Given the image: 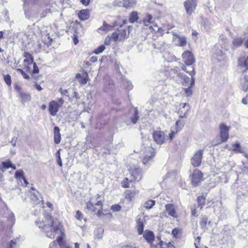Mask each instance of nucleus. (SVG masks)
I'll list each match as a JSON object with an SVG mask.
<instances>
[{
  "instance_id": "nucleus-43",
  "label": "nucleus",
  "mask_w": 248,
  "mask_h": 248,
  "mask_svg": "<svg viewBox=\"0 0 248 248\" xmlns=\"http://www.w3.org/2000/svg\"><path fill=\"white\" fill-rule=\"evenodd\" d=\"M175 124L176 127L175 128L180 131L182 128L184 126V123L183 121L179 120L176 122Z\"/></svg>"
},
{
  "instance_id": "nucleus-4",
  "label": "nucleus",
  "mask_w": 248,
  "mask_h": 248,
  "mask_svg": "<svg viewBox=\"0 0 248 248\" xmlns=\"http://www.w3.org/2000/svg\"><path fill=\"white\" fill-rule=\"evenodd\" d=\"M141 160L144 165L146 164L155 155V150L151 146L142 145L141 148Z\"/></svg>"
},
{
  "instance_id": "nucleus-33",
  "label": "nucleus",
  "mask_w": 248,
  "mask_h": 248,
  "mask_svg": "<svg viewBox=\"0 0 248 248\" xmlns=\"http://www.w3.org/2000/svg\"><path fill=\"white\" fill-rule=\"evenodd\" d=\"M159 243H157V248L160 247V248H174L173 245L170 243L164 242L162 240H159Z\"/></svg>"
},
{
  "instance_id": "nucleus-25",
  "label": "nucleus",
  "mask_w": 248,
  "mask_h": 248,
  "mask_svg": "<svg viewBox=\"0 0 248 248\" xmlns=\"http://www.w3.org/2000/svg\"><path fill=\"white\" fill-rule=\"evenodd\" d=\"M79 18L82 21L86 20L90 17L89 11L88 10H81L78 14Z\"/></svg>"
},
{
  "instance_id": "nucleus-34",
  "label": "nucleus",
  "mask_w": 248,
  "mask_h": 248,
  "mask_svg": "<svg viewBox=\"0 0 248 248\" xmlns=\"http://www.w3.org/2000/svg\"><path fill=\"white\" fill-rule=\"evenodd\" d=\"M11 166V161L7 160L6 161H2L0 164V171L2 172L5 171V170L9 168Z\"/></svg>"
},
{
  "instance_id": "nucleus-38",
  "label": "nucleus",
  "mask_w": 248,
  "mask_h": 248,
  "mask_svg": "<svg viewBox=\"0 0 248 248\" xmlns=\"http://www.w3.org/2000/svg\"><path fill=\"white\" fill-rule=\"evenodd\" d=\"M139 18L138 13L136 11L131 12L129 15V21L130 23H134Z\"/></svg>"
},
{
  "instance_id": "nucleus-45",
  "label": "nucleus",
  "mask_w": 248,
  "mask_h": 248,
  "mask_svg": "<svg viewBox=\"0 0 248 248\" xmlns=\"http://www.w3.org/2000/svg\"><path fill=\"white\" fill-rule=\"evenodd\" d=\"M4 80L7 85L10 86L12 83L11 78L10 75H4Z\"/></svg>"
},
{
  "instance_id": "nucleus-57",
  "label": "nucleus",
  "mask_w": 248,
  "mask_h": 248,
  "mask_svg": "<svg viewBox=\"0 0 248 248\" xmlns=\"http://www.w3.org/2000/svg\"><path fill=\"white\" fill-rule=\"evenodd\" d=\"M75 217L77 219L81 220L82 219V214L80 211H78L76 213Z\"/></svg>"
},
{
  "instance_id": "nucleus-11",
  "label": "nucleus",
  "mask_w": 248,
  "mask_h": 248,
  "mask_svg": "<svg viewBox=\"0 0 248 248\" xmlns=\"http://www.w3.org/2000/svg\"><path fill=\"white\" fill-rule=\"evenodd\" d=\"M173 41L176 45L179 46H184L186 44V38L185 36L177 34L176 32H172Z\"/></svg>"
},
{
  "instance_id": "nucleus-9",
  "label": "nucleus",
  "mask_w": 248,
  "mask_h": 248,
  "mask_svg": "<svg viewBox=\"0 0 248 248\" xmlns=\"http://www.w3.org/2000/svg\"><path fill=\"white\" fill-rule=\"evenodd\" d=\"M142 234L143 238L148 243L150 244L151 248H157V243L155 244L154 243V242L155 241V235L152 231L145 230Z\"/></svg>"
},
{
  "instance_id": "nucleus-64",
  "label": "nucleus",
  "mask_w": 248,
  "mask_h": 248,
  "mask_svg": "<svg viewBox=\"0 0 248 248\" xmlns=\"http://www.w3.org/2000/svg\"><path fill=\"white\" fill-rule=\"evenodd\" d=\"M16 137H14L12 140H11V143H12L13 146L15 147L16 145Z\"/></svg>"
},
{
  "instance_id": "nucleus-56",
  "label": "nucleus",
  "mask_w": 248,
  "mask_h": 248,
  "mask_svg": "<svg viewBox=\"0 0 248 248\" xmlns=\"http://www.w3.org/2000/svg\"><path fill=\"white\" fill-rule=\"evenodd\" d=\"M207 220H208L207 217L206 216H203L201 219V225L203 226H205L207 224Z\"/></svg>"
},
{
  "instance_id": "nucleus-54",
  "label": "nucleus",
  "mask_w": 248,
  "mask_h": 248,
  "mask_svg": "<svg viewBox=\"0 0 248 248\" xmlns=\"http://www.w3.org/2000/svg\"><path fill=\"white\" fill-rule=\"evenodd\" d=\"M111 209L114 212H118L120 211L121 209V207L118 204H115L111 206Z\"/></svg>"
},
{
  "instance_id": "nucleus-31",
  "label": "nucleus",
  "mask_w": 248,
  "mask_h": 248,
  "mask_svg": "<svg viewBox=\"0 0 248 248\" xmlns=\"http://www.w3.org/2000/svg\"><path fill=\"white\" fill-rule=\"evenodd\" d=\"M121 86L122 88L126 89L127 90H131L133 88V85L131 82L126 79H124L122 81Z\"/></svg>"
},
{
  "instance_id": "nucleus-17",
  "label": "nucleus",
  "mask_w": 248,
  "mask_h": 248,
  "mask_svg": "<svg viewBox=\"0 0 248 248\" xmlns=\"http://www.w3.org/2000/svg\"><path fill=\"white\" fill-rule=\"evenodd\" d=\"M59 108L60 105L57 101L54 100L50 101L48 106V110L50 115L53 116H55Z\"/></svg>"
},
{
  "instance_id": "nucleus-51",
  "label": "nucleus",
  "mask_w": 248,
  "mask_h": 248,
  "mask_svg": "<svg viewBox=\"0 0 248 248\" xmlns=\"http://www.w3.org/2000/svg\"><path fill=\"white\" fill-rule=\"evenodd\" d=\"M15 177L16 178H23L24 176V172L22 170H18L16 171Z\"/></svg>"
},
{
  "instance_id": "nucleus-10",
  "label": "nucleus",
  "mask_w": 248,
  "mask_h": 248,
  "mask_svg": "<svg viewBox=\"0 0 248 248\" xmlns=\"http://www.w3.org/2000/svg\"><path fill=\"white\" fill-rule=\"evenodd\" d=\"M25 59L23 61L24 68L28 72L31 71V66L33 62L32 56L27 52H25L23 55Z\"/></svg>"
},
{
  "instance_id": "nucleus-61",
  "label": "nucleus",
  "mask_w": 248,
  "mask_h": 248,
  "mask_svg": "<svg viewBox=\"0 0 248 248\" xmlns=\"http://www.w3.org/2000/svg\"><path fill=\"white\" fill-rule=\"evenodd\" d=\"M80 1L82 4L87 6L89 4L90 0H80Z\"/></svg>"
},
{
  "instance_id": "nucleus-26",
  "label": "nucleus",
  "mask_w": 248,
  "mask_h": 248,
  "mask_svg": "<svg viewBox=\"0 0 248 248\" xmlns=\"http://www.w3.org/2000/svg\"><path fill=\"white\" fill-rule=\"evenodd\" d=\"M229 150L233 151L236 153H242L244 152L241 148L240 144L238 141L233 143L232 147L229 148Z\"/></svg>"
},
{
  "instance_id": "nucleus-58",
  "label": "nucleus",
  "mask_w": 248,
  "mask_h": 248,
  "mask_svg": "<svg viewBox=\"0 0 248 248\" xmlns=\"http://www.w3.org/2000/svg\"><path fill=\"white\" fill-rule=\"evenodd\" d=\"M114 5L115 6H118L119 7H124L123 4V0L122 1H121L119 0H115L114 2Z\"/></svg>"
},
{
  "instance_id": "nucleus-16",
  "label": "nucleus",
  "mask_w": 248,
  "mask_h": 248,
  "mask_svg": "<svg viewBox=\"0 0 248 248\" xmlns=\"http://www.w3.org/2000/svg\"><path fill=\"white\" fill-rule=\"evenodd\" d=\"M197 4L194 2H191L189 0H186L184 3V5L185 8L186 14L190 16L195 11L197 6Z\"/></svg>"
},
{
  "instance_id": "nucleus-55",
  "label": "nucleus",
  "mask_w": 248,
  "mask_h": 248,
  "mask_svg": "<svg viewBox=\"0 0 248 248\" xmlns=\"http://www.w3.org/2000/svg\"><path fill=\"white\" fill-rule=\"evenodd\" d=\"M16 247V244L14 240H11L10 243L8 244L7 248H15Z\"/></svg>"
},
{
  "instance_id": "nucleus-50",
  "label": "nucleus",
  "mask_w": 248,
  "mask_h": 248,
  "mask_svg": "<svg viewBox=\"0 0 248 248\" xmlns=\"http://www.w3.org/2000/svg\"><path fill=\"white\" fill-rule=\"evenodd\" d=\"M56 157H57V163L58 164L62 167V159H61V154H60V150H58L56 154Z\"/></svg>"
},
{
  "instance_id": "nucleus-15",
  "label": "nucleus",
  "mask_w": 248,
  "mask_h": 248,
  "mask_svg": "<svg viewBox=\"0 0 248 248\" xmlns=\"http://www.w3.org/2000/svg\"><path fill=\"white\" fill-rule=\"evenodd\" d=\"M130 174L133 181H139L142 178V172L141 170L138 168H135L130 170Z\"/></svg>"
},
{
  "instance_id": "nucleus-35",
  "label": "nucleus",
  "mask_w": 248,
  "mask_h": 248,
  "mask_svg": "<svg viewBox=\"0 0 248 248\" xmlns=\"http://www.w3.org/2000/svg\"><path fill=\"white\" fill-rule=\"evenodd\" d=\"M206 196L202 195L199 196L197 198V202L198 203V207L200 208V210H202L203 206L205 203Z\"/></svg>"
},
{
  "instance_id": "nucleus-30",
  "label": "nucleus",
  "mask_w": 248,
  "mask_h": 248,
  "mask_svg": "<svg viewBox=\"0 0 248 248\" xmlns=\"http://www.w3.org/2000/svg\"><path fill=\"white\" fill-rule=\"evenodd\" d=\"M137 229L138 234L141 235L143 233L144 223L142 219H139L137 221Z\"/></svg>"
},
{
  "instance_id": "nucleus-24",
  "label": "nucleus",
  "mask_w": 248,
  "mask_h": 248,
  "mask_svg": "<svg viewBox=\"0 0 248 248\" xmlns=\"http://www.w3.org/2000/svg\"><path fill=\"white\" fill-rule=\"evenodd\" d=\"M180 70V68L177 67H175L174 69L170 68V67H168L167 69L165 71V74L166 76H170L174 77L172 74H177L178 76H179V70Z\"/></svg>"
},
{
  "instance_id": "nucleus-29",
  "label": "nucleus",
  "mask_w": 248,
  "mask_h": 248,
  "mask_svg": "<svg viewBox=\"0 0 248 248\" xmlns=\"http://www.w3.org/2000/svg\"><path fill=\"white\" fill-rule=\"evenodd\" d=\"M138 191L126 190L125 191V198L129 201H131L135 197V195L138 193Z\"/></svg>"
},
{
  "instance_id": "nucleus-22",
  "label": "nucleus",
  "mask_w": 248,
  "mask_h": 248,
  "mask_svg": "<svg viewBox=\"0 0 248 248\" xmlns=\"http://www.w3.org/2000/svg\"><path fill=\"white\" fill-rule=\"evenodd\" d=\"M166 210L168 215L172 217H176L177 215L174 205L172 204H168L165 206Z\"/></svg>"
},
{
  "instance_id": "nucleus-46",
  "label": "nucleus",
  "mask_w": 248,
  "mask_h": 248,
  "mask_svg": "<svg viewBox=\"0 0 248 248\" xmlns=\"http://www.w3.org/2000/svg\"><path fill=\"white\" fill-rule=\"evenodd\" d=\"M105 46L103 45H102L94 49V53L96 54H99L102 53L105 50Z\"/></svg>"
},
{
  "instance_id": "nucleus-39",
  "label": "nucleus",
  "mask_w": 248,
  "mask_h": 248,
  "mask_svg": "<svg viewBox=\"0 0 248 248\" xmlns=\"http://www.w3.org/2000/svg\"><path fill=\"white\" fill-rule=\"evenodd\" d=\"M194 85H191V82H190V86L187 88H184L182 90V93L183 94L185 95L186 96H189L192 94V92L191 90V87Z\"/></svg>"
},
{
  "instance_id": "nucleus-62",
  "label": "nucleus",
  "mask_w": 248,
  "mask_h": 248,
  "mask_svg": "<svg viewBox=\"0 0 248 248\" xmlns=\"http://www.w3.org/2000/svg\"><path fill=\"white\" fill-rule=\"evenodd\" d=\"M97 61V58L96 56H92L90 58V62H95Z\"/></svg>"
},
{
  "instance_id": "nucleus-36",
  "label": "nucleus",
  "mask_w": 248,
  "mask_h": 248,
  "mask_svg": "<svg viewBox=\"0 0 248 248\" xmlns=\"http://www.w3.org/2000/svg\"><path fill=\"white\" fill-rule=\"evenodd\" d=\"M139 119V111L137 108H135L134 110V112L132 114V116L130 117V120L131 122L133 124H135L137 123L138 120Z\"/></svg>"
},
{
  "instance_id": "nucleus-1",
  "label": "nucleus",
  "mask_w": 248,
  "mask_h": 248,
  "mask_svg": "<svg viewBox=\"0 0 248 248\" xmlns=\"http://www.w3.org/2000/svg\"><path fill=\"white\" fill-rule=\"evenodd\" d=\"M36 224L39 228L43 230L48 238H54L57 234H60L57 241L59 245H61L64 235L62 231V226L58 221L54 220L49 214H44L42 221H36Z\"/></svg>"
},
{
  "instance_id": "nucleus-42",
  "label": "nucleus",
  "mask_w": 248,
  "mask_h": 248,
  "mask_svg": "<svg viewBox=\"0 0 248 248\" xmlns=\"http://www.w3.org/2000/svg\"><path fill=\"white\" fill-rule=\"evenodd\" d=\"M243 42V40L241 37H237L233 40L232 43L234 46L238 47L241 46Z\"/></svg>"
},
{
  "instance_id": "nucleus-2",
  "label": "nucleus",
  "mask_w": 248,
  "mask_h": 248,
  "mask_svg": "<svg viewBox=\"0 0 248 248\" xmlns=\"http://www.w3.org/2000/svg\"><path fill=\"white\" fill-rule=\"evenodd\" d=\"M182 58L183 61L185 62L186 65L188 66L190 70H187V68L184 64L180 63V65L183 70L185 71L187 73H188L191 76V85L194 84L195 78L194 75L195 74L194 68L192 66L193 64L195 62V59L192 53L190 51H185L182 53Z\"/></svg>"
},
{
  "instance_id": "nucleus-59",
  "label": "nucleus",
  "mask_w": 248,
  "mask_h": 248,
  "mask_svg": "<svg viewBox=\"0 0 248 248\" xmlns=\"http://www.w3.org/2000/svg\"><path fill=\"white\" fill-rule=\"evenodd\" d=\"M179 232V230L177 228H175L172 230L171 233L174 237H176Z\"/></svg>"
},
{
  "instance_id": "nucleus-32",
  "label": "nucleus",
  "mask_w": 248,
  "mask_h": 248,
  "mask_svg": "<svg viewBox=\"0 0 248 248\" xmlns=\"http://www.w3.org/2000/svg\"><path fill=\"white\" fill-rule=\"evenodd\" d=\"M136 0H123V6L125 8L133 7L136 5Z\"/></svg>"
},
{
  "instance_id": "nucleus-28",
  "label": "nucleus",
  "mask_w": 248,
  "mask_h": 248,
  "mask_svg": "<svg viewBox=\"0 0 248 248\" xmlns=\"http://www.w3.org/2000/svg\"><path fill=\"white\" fill-rule=\"evenodd\" d=\"M106 82L104 85V90L105 92H108L112 88L113 82L108 77H106L105 78Z\"/></svg>"
},
{
  "instance_id": "nucleus-27",
  "label": "nucleus",
  "mask_w": 248,
  "mask_h": 248,
  "mask_svg": "<svg viewBox=\"0 0 248 248\" xmlns=\"http://www.w3.org/2000/svg\"><path fill=\"white\" fill-rule=\"evenodd\" d=\"M60 130V129L58 126H55L54 128V141L57 144L59 143L61 140Z\"/></svg>"
},
{
  "instance_id": "nucleus-20",
  "label": "nucleus",
  "mask_w": 248,
  "mask_h": 248,
  "mask_svg": "<svg viewBox=\"0 0 248 248\" xmlns=\"http://www.w3.org/2000/svg\"><path fill=\"white\" fill-rule=\"evenodd\" d=\"M117 22H114L112 25L108 24L105 21H103V25L98 29V31H102L105 32L111 31L112 29L117 26Z\"/></svg>"
},
{
  "instance_id": "nucleus-52",
  "label": "nucleus",
  "mask_w": 248,
  "mask_h": 248,
  "mask_svg": "<svg viewBox=\"0 0 248 248\" xmlns=\"http://www.w3.org/2000/svg\"><path fill=\"white\" fill-rule=\"evenodd\" d=\"M32 64H33V69L32 70L31 69V71L30 73L32 72L34 74L38 73L39 72V68L37 66L36 63L35 62H33Z\"/></svg>"
},
{
  "instance_id": "nucleus-63",
  "label": "nucleus",
  "mask_w": 248,
  "mask_h": 248,
  "mask_svg": "<svg viewBox=\"0 0 248 248\" xmlns=\"http://www.w3.org/2000/svg\"><path fill=\"white\" fill-rule=\"evenodd\" d=\"M191 214L193 216H197V212L196 208H192L191 209Z\"/></svg>"
},
{
  "instance_id": "nucleus-47",
  "label": "nucleus",
  "mask_w": 248,
  "mask_h": 248,
  "mask_svg": "<svg viewBox=\"0 0 248 248\" xmlns=\"http://www.w3.org/2000/svg\"><path fill=\"white\" fill-rule=\"evenodd\" d=\"M8 221L10 225H13L15 222V217L13 213H10L8 217Z\"/></svg>"
},
{
  "instance_id": "nucleus-40",
  "label": "nucleus",
  "mask_w": 248,
  "mask_h": 248,
  "mask_svg": "<svg viewBox=\"0 0 248 248\" xmlns=\"http://www.w3.org/2000/svg\"><path fill=\"white\" fill-rule=\"evenodd\" d=\"M155 203L154 200L147 201L144 203V207L147 209H150L155 205Z\"/></svg>"
},
{
  "instance_id": "nucleus-41",
  "label": "nucleus",
  "mask_w": 248,
  "mask_h": 248,
  "mask_svg": "<svg viewBox=\"0 0 248 248\" xmlns=\"http://www.w3.org/2000/svg\"><path fill=\"white\" fill-rule=\"evenodd\" d=\"M133 180H129L127 178H125L122 182L123 187L124 188H128L130 186V184H132Z\"/></svg>"
},
{
  "instance_id": "nucleus-13",
  "label": "nucleus",
  "mask_w": 248,
  "mask_h": 248,
  "mask_svg": "<svg viewBox=\"0 0 248 248\" xmlns=\"http://www.w3.org/2000/svg\"><path fill=\"white\" fill-rule=\"evenodd\" d=\"M190 106L187 103H181L179 105V108L178 114L181 118H186L187 113L190 109Z\"/></svg>"
},
{
  "instance_id": "nucleus-3",
  "label": "nucleus",
  "mask_w": 248,
  "mask_h": 248,
  "mask_svg": "<svg viewBox=\"0 0 248 248\" xmlns=\"http://www.w3.org/2000/svg\"><path fill=\"white\" fill-rule=\"evenodd\" d=\"M103 205L101 196L98 194L91 198L86 203L87 208L93 212H97V215L98 216L102 214Z\"/></svg>"
},
{
  "instance_id": "nucleus-12",
  "label": "nucleus",
  "mask_w": 248,
  "mask_h": 248,
  "mask_svg": "<svg viewBox=\"0 0 248 248\" xmlns=\"http://www.w3.org/2000/svg\"><path fill=\"white\" fill-rule=\"evenodd\" d=\"M202 155L203 150H200L195 153L191 160V164L193 167H197L201 165Z\"/></svg>"
},
{
  "instance_id": "nucleus-48",
  "label": "nucleus",
  "mask_w": 248,
  "mask_h": 248,
  "mask_svg": "<svg viewBox=\"0 0 248 248\" xmlns=\"http://www.w3.org/2000/svg\"><path fill=\"white\" fill-rule=\"evenodd\" d=\"M215 57L217 59L218 61H220L222 60V58H224L223 56V53L221 50L219 49L217 51V53L215 54Z\"/></svg>"
},
{
  "instance_id": "nucleus-44",
  "label": "nucleus",
  "mask_w": 248,
  "mask_h": 248,
  "mask_svg": "<svg viewBox=\"0 0 248 248\" xmlns=\"http://www.w3.org/2000/svg\"><path fill=\"white\" fill-rule=\"evenodd\" d=\"M103 232V229L102 228H99L96 230L95 232V237L98 238L100 239L102 237V233Z\"/></svg>"
},
{
  "instance_id": "nucleus-7",
  "label": "nucleus",
  "mask_w": 248,
  "mask_h": 248,
  "mask_svg": "<svg viewBox=\"0 0 248 248\" xmlns=\"http://www.w3.org/2000/svg\"><path fill=\"white\" fill-rule=\"evenodd\" d=\"M219 128L220 140L219 141L215 143V145H216L227 141L229 138V131L230 127L224 124H222L220 125Z\"/></svg>"
},
{
  "instance_id": "nucleus-8",
  "label": "nucleus",
  "mask_w": 248,
  "mask_h": 248,
  "mask_svg": "<svg viewBox=\"0 0 248 248\" xmlns=\"http://www.w3.org/2000/svg\"><path fill=\"white\" fill-rule=\"evenodd\" d=\"M191 183L194 186H197L203 181V174L198 170H195L190 175Z\"/></svg>"
},
{
  "instance_id": "nucleus-49",
  "label": "nucleus",
  "mask_w": 248,
  "mask_h": 248,
  "mask_svg": "<svg viewBox=\"0 0 248 248\" xmlns=\"http://www.w3.org/2000/svg\"><path fill=\"white\" fill-rule=\"evenodd\" d=\"M44 43L47 46L50 45L51 42L52 41V39L50 37V35L49 34L46 35V36L44 38Z\"/></svg>"
},
{
  "instance_id": "nucleus-53",
  "label": "nucleus",
  "mask_w": 248,
  "mask_h": 248,
  "mask_svg": "<svg viewBox=\"0 0 248 248\" xmlns=\"http://www.w3.org/2000/svg\"><path fill=\"white\" fill-rule=\"evenodd\" d=\"M179 131L177 129H175V130H171V132L169 134V138H170V140H172L174 136L177 134V133L178 132H179Z\"/></svg>"
},
{
  "instance_id": "nucleus-60",
  "label": "nucleus",
  "mask_w": 248,
  "mask_h": 248,
  "mask_svg": "<svg viewBox=\"0 0 248 248\" xmlns=\"http://www.w3.org/2000/svg\"><path fill=\"white\" fill-rule=\"evenodd\" d=\"M111 39H112L111 36H108L105 40V44L106 45H108Z\"/></svg>"
},
{
  "instance_id": "nucleus-21",
  "label": "nucleus",
  "mask_w": 248,
  "mask_h": 248,
  "mask_svg": "<svg viewBox=\"0 0 248 248\" xmlns=\"http://www.w3.org/2000/svg\"><path fill=\"white\" fill-rule=\"evenodd\" d=\"M76 78L78 82L82 84H86L88 80V74L85 72L82 74H78Z\"/></svg>"
},
{
  "instance_id": "nucleus-19",
  "label": "nucleus",
  "mask_w": 248,
  "mask_h": 248,
  "mask_svg": "<svg viewBox=\"0 0 248 248\" xmlns=\"http://www.w3.org/2000/svg\"><path fill=\"white\" fill-rule=\"evenodd\" d=\"M238 65L242 69V71L245 72L248 69V56L247 57L240 58L238 60Z\"/></svg>"
},
{
  "instance_id": "nucleus-23",
  "label": "nucleus",
  "mask_w": 248,
  "mask_h": 248,
  "mask_svg": "<svg viewBox=\"0 0 248 248\" xmlns=\"http://www.w3.org/2000/svg\"><path fill=\"white\" fill-rule=\"evenodd\" d=\"M16 89L18 91L20 97L23 102H26L29 101L31 99V96L29 94L21 92L20 87L18 86L16 87Z\"/></svg>"
},
{
  "instance_id": "nucleus-37",
  "label": "nucleus",
  "mask_w": 248,
  "mask_h": 248,
  "mask_svg": "<svg viewBox=\"0 0 248 248\" xmlns=\"http://www.w3.org/2000/svg\"><path fill=\"white\" fill-rule=\"evenodd\" d=\"M163 57L168 62L175 61L176 59V58L174 55L169 52H165L163 54Z\"/></svg>"
},
{
  "instance_id": "nucleus-5",
  "label": "nucleus",
  "mask_w": 248,
  "mask_h": 248,
  "mask_svg": "<svg viewBox=\"0 0 248 248\" xmlns=\"http://www.w3.org/2000/svg\"><path fill=\"white\" fill-rule=\"evenodd\" d=\"M128 31L125 29H119L116 31L111 34L112 39L115 41H121L128 37L130 33V29L132 28V26L127 27Z\"/></svg>"
},
{
  "instance_id": "nucleus-6",
  "label": "nucleus",
  "mask_w": 248,
  "mask_h": 248,
  "mask_svg": "<svg viewBox=\"0 0 248 248\" xmlns=\"http://www.w3.org/2000/svg\"><path fill=\"white\" fill-rule=\"evenodd\" d=\"M31 189L33 192H30L29 196L32 203L39 205L40 207L43 206V198L41 196L40 194L37 191H35L33 187H31Z\"/></svg>"
},
{
  "instance_id": "nucleus-18",
  "label": "nucleus",
  "mask_w": 248,
  "mask_h": 248,
  "mask_svg": "<svg viewBox=\"0 0 248 248\" xmlns=\"http://www.w3.org/2000/svg\"><path fill=\"white\" fill-rule=\"evenodd\" d=\"M142 22L145 26L149 27L151 32L155 31V30L153 28L152 24L154 22L153 17L151 15H147L142 20Z\"/></svg>"
},
{
  "instance_id": "nucleus-14",
  "label": "nucleus",
  "mask_w": 248,
  "mask_h": 248,
  "mask_svg": "<svg viewBox=\"0 0 248 248\" xmlns=\"http://www.w3.org/2000/svg\"><path fill=\"white\" fill-rule=\"evenodd\" d=\"M153 139L155 141L158 145L162 144L165 140L164 133L161 131H155L153 134Z\"/></svg>"
}]
</instances>
